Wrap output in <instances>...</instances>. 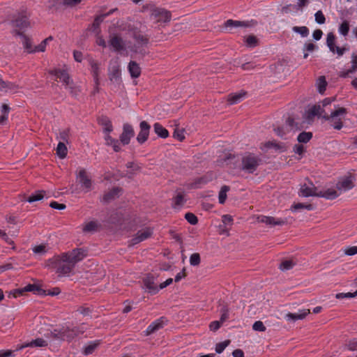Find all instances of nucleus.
I'll use <instances>...</instances> for the list:
<instances>
[{
    "instance_id": "18",
    "label": "nucleus",
    "mask_w": 357,
    "mask_h": 357,
    "mask_svg": "<svg viewBox=\"0 0 357 357\" xmlns=\"http://www.w3.org/2000/svg\"><path fill=\"white\" fill-rule=\"evenodd\" d=\"M259 222H263L268 225H283L286 223V220L282 219H276L273 217L261 215L257 218Z\"/></svg>"
},
{
    "instance_id": "15",
    "label": "nucleus",
    "mask_w": 357,
    "mask_h": 357,
    "mask_svg": "<svg viewBox=\"0 0 357 357\" xmlns=\"http://www.w3.org/2000/svg\"><path fill=\"white\" fill-rule=\"evenodd\" d=\"M139 127L140 132L137 137V140L139 144H143L147 140L149 137L151 126L146 121H143L140 123Z\"/></svg>"
},
{
    "instance_id": "24",
    "label": "nucleus",
    "mask_w": 357,
    "mask_h": 357,
    "mask_svg": "<svg viewBox=\"0 0 357 357\" xmlns=\"http://www.w3.org/2000/svg\"><path fill=\"white\" fill-rule=\"evenodd\" d=\"M128 68L132 78H137L140 76L141 68L136 61H130L128 63Z\"/></svg>"
},
{
    "instance_id": "54",
    "label": "nucleus",
    "mask_w": 357,
    "mask_h": 357,
    "mask_svg": "<svg viewBox=\"0 0 357 357\" xmlns=\"http://www.w3.org/2000/svg\"><path fill=\"white\" fill-rule=\"evenodd\" d=\"M305 208L307 210L311 211L313 209V206L312 204H304L302 203H297L292 206L293 211H297L298 209Z\"/></svg>"
},
{
    "instance_id": "46",
    "label": "nucleus",
    "mask_w": 357,
    "mask_h": 357,
    "mask_svg": "<svg viewBox=\"0 0 357 357\" xmlns=\"http://www.w3.org/2000/svg\"><path fill=\"white\" fill-rule=\"evenodd\" d=\"M293 31L299 33L302 37H307L309 34V29L307 26H294Z\"/></svg>"
},
{
    "instance_id": "59",
    "label": "nucleus",
    "mask_w": 357,
    "mask_h": 357,
    "mask_svg": "<svg viewBox=\"0 0 357 357\" xmlns=\"http://www.w3.org/2000/svg\"><path fill=\"white\" fill-rule=\"evenodd\" d=\"M252 329L255 331L264 332L266 328L262 321H257L253 324Z\"/></svg>"
},
{
    "instance_id": "1",
    "label": "nucleus",
    "mask_w": 357,
    "mask_h": 357,
    "mask_svg": "<svg viewBox=\"0 0 357 357\" xmlns=\"http://www.w3.org/2000/svg\"><path fill=\"white\" fill-rule=\"evenodd\" d=\"M335 100V97L326 98L319 102L318 105H313L307 112V119H312L315 116L328 121L335 130H340L343 127L342 118L347 114L346 108L340 106H333L331 103Z\"/></svg>"
},
{
    "instance_id": "17",
    "label": "nucleus",
    "mask_w": 357,
    "mask_h": 357,
    "mask_svg": "<svg viewBox=\"0 0 357 357\" xmlns=\"http://www.w3.org/2000/svg\"><path fill=\"white\" fill-rule=\"evenodd\" d=\"M144 286L146 289L152 294H155L158 291V287L155 284V278L151 274H148L143 279Z\"/></svg>"
},
{
    "instance_id": "62",
    "label": "nucleus",
    "mask_w": 357,
    "mask_h": 357,
    "mask_svg": "<svg viewBox=\"0 0 357 357\" xmlns=\"http://www.w3.org/2000/svg\"><path fill=\"white\" fill-rule=\"evenodd\" d=\"M73 331H75L76 337L80 334H83L86 329L84 324H82L81 325L77 326H74L73 327Z\"/></svg>"
},
{
    "instance_id": "58",
    "label": "nucleus",
    "mask_w": 357,
    "mask_h": 357,
    "mask_svg": "<svg viewBox=\"0 0 357 357\" xmlns=\"http://www.w3.org/2000/svg\"><path fill=\"white\" fill-rule=\"evenodd\" d=\"M315 21L319 24H323L326 22V18L321 10H318L315 15Z\"/></svg>"
},
{
    "instance_id": "53",
    "label": "nucleus",
    "mask_w": 357,
    "mask_h": 357,
    "mask_svg": "<svg viewBox=\"0 0 357 357\" xmlns=\"http://www.w3.org/2000/svg\"><path fill=\"white\" fill-rule=\"evenodd\" d=\"M295 264L291 260H286L282 261L280 265V268L282 271H287L291 269L294 266Z\"/></svg>"
},
{
    "instance_id": "29",
    "label": "nucleus",
    "mask_w": 357,
    "mask_h": 357,
    "mask_svg": "<svg viewBox=\"0 0 357 357\" xmlns=\"http://www.w3.org/2000/svg\"><path fill=\"white\" fill-rule=\"evenodd\" d=\"M105 143L107 146H112L114 151L118 152L121 150L119 142L117 139L112 138L109 133L106 132L105 136Z\"/></svg>"
},
{
    "instance_id": "56",
    "label": "nucleus",
    "mask_w": 357,
    "mask_h": 357,
    "mask_svg": "<svg viewBox=\"0 0 357 357\" xmlns=\"http://www.w3.org/2000/svg\"><path fill=\"white\" fill-rule=\"evenodd\" d=\"M339 31L343 36H347L349 31V24L347 21H344L340 26Z\"/></svg>"
},
{
    "instance_id": "5",
    "label": "nucleus",
    "mask_w": 357,
    "mask_h": 357,
    "mask_svg": "<svg viewBox=\"0 0 357 357\" xmlns=\"http://www.w3.org/2000/svg\"><path fill=\"white\" fill-rule=\"evenodd\" d=\"M61 255L63 261H67L74 267L77 262L82 260L86 255V251L82 248H76L71 252H63Z\"/></svg>"
},
{
    "instance_id": "40",
    "label": "nucleus",
    "mask_w": 357,
    "mask_h": 357,
    "mask_svg": "<svg viewBox=\"0 0 357 357\" xmlns=\"http://www.w3.org/2000/svg\"><path fill=\"white\" fill-rule=\"evenodd\" d=\"M312 137V133L310 132H302L297 137L298 141L300 143H307Z\"/></svg>"
},
{
    "instance_id": "10",
    "label": "nucleus",
    "mask_w": 357,
    "mask_h": 357,
    "mask_svg": "<svg viewBox=\"0 0 357 357\" xmlns=\"http://www.w3.org/2000/svg\"><path fill=\"white\" fill-rule=\"evenodd\" d=\"M29 14L26 10H22L17 14V15L12 20V25L18 28L19 29H23L29 26Z\"/></svg>"
},
{
    "instance_id": "2",
    "label": "nucleus",
    "mask_w": 357,
    "mask_h": 357,
    "mask_svg": "<svg viewBox=\"0 0 357 357\" xmlns=\"http://www.w3.org/2000/svg\"><path fill=\"white\" fill-rule=\"evenodd\" d=\"M46 266L56 268V273H59V275H67L70 273L74 268V266L71 264L67 262V261H63L61 254L48 259L46 262Z\"/></svg>"
},
{
    "instance_id": "28",
    "label": "nucleus",
    "mask_w": 357,
    "mask_h": 357,
    "mask_svg": "<svg viewBox=\"0 0 357 357\" xmlns=\"http://www.w3.org/2000/svg\"><path fill=\"white\" fill-rule=\"evenodd\" d=\"M185 193L183 191H176V195L173 198V207L177 208L183 206L185 203Z\"/></svg>"
},
{
    "instance_id": "38",
    "label": "nucleus",
    "mask_w": 357,
    "mask_h": 357,
    "mask_svg": "<svg viewBox=\"0 0 357 357\" xmlns=\"http://www.w3.org/2000/svg\"><path fill=\"white\" fill-rule=\"evenodd\" d=\"M244 42L248 47H255L258 45V39L254 35H249L245 37Z\"/></svg>"
},
{
    "instance_id": "26",
    "label": "nucleus",
    "mask_w": 357,
    "mask_h": 357,
    "mask_svg": "<svg viewBox=\"0 0 357 357\" xmlns=\"http://www.w3.org/2000/svg\"><path fill=\"white\" fill-rule=\"evenodd\" d=\"M163 327V323L162 321L160 319H158L153 322L151 325L148 326L146 330L145 331V335L148 336L151 334H153L155 332H157L158 330L162 328Z\"/></svg>"
},
{
    "instance_id": "3",
    "label": "nucleus",
    "mask_w": 357,
    "mask_h": 357,
    "mask_svg": "<svg viewBox=\"0 0 357 357\" xmlns=\"http://www.w3.org/2000/svg\"><path fill=\"white\" fill-rule=\"evenodd\" d=\"M143 8L144 10L149 9L151 18L155 20L157 23H167L171 20L172 14L170 11L164 8L156 7L152 4H146L143 6Z\"/></svg>"
},
{
    "instance_id": "50",
    "label": "nucleus",
    "mask_w": 357,
    "mask_h": 357,
    "mask_svg": "<svg viewBox=\"0 0 357 357\" xmlns=\"http://www.w3.org/2000/svg\"><path fill=\"white\" fill-rule=\"evenodd\" d=\"M99 342H93L89 343L87 346L85 347L84 353L85 355H89L92 354L94 350L97 348L98 346Z\"/></svg>"
},
{
    "instance_id": "61",
    "label": "nucleus",
    "mask_w": 357,
    "mask_h": 357,
    "mask_svg": "<svg viewBox=\"0 0 357 357\" xmlns=\"http://www.w3.org/2000/svg\"><path fill=\"white\" fill-rule=\"evenodd\" d=\"M351 67L349 68V72H356L357 70V52H354L351 55Z\"/></svg>"
},
{
    "instance_id": "45",
    "label": "nucleus",
    "mask_w": 357,
    "mask_h": 357,
    "mask_svg": "<svg viewBox=\"0 0 357 357\" xmlns=\"http://www.w3.org/2000/svg\"><path fill=\"white\" fill-rule=\"evenodd\" d=\"M75 312L79 313L84 317H91L92 309L89 307L82 305L79 306L75 310Z\"/></svg>"
},
{
    "instance_id": "49",
    "label": "nucleus",
    "mask_w": 357,
    "mask_h": 357,
    "mask_svg": "<svg viewBox=\"0 0 357 357\" xmlns=\"http://www.w3.org/2000/svg\"><path fill=\"white\" fill-rule=\"evenodd\" d=\"M112 13V10H110L109 12L105 13V14H103V15H98L97 16L94 21H93V26L94 28H98L100 24L102 22V21L104 20L105 17L108 16L110 13Z\"/></svg>"
},
{
    "instance_id": "36",
    "label": "nucleus",
    "mask_w": 357,
    "mask_h": 357,
    "mask_svg": "<svg viewBox=\"0 0 357 357\" xmlns=\"http://www.w3.org/2000/svg\"><path fill=\"white\" fill-rule=\"evenodd\" d=\"M245 95V93H235L229 96L227 101L230 105H234L238 102Z\"/></svg>"
},
{
    "instance_id": "22",
    "label": "nucleus",
    "mask_w": 357,
    "mask_h": 357,
    "mask_svg": "<svg viewBox=\"0 0 357 357\" xmlns=\"http://www.w3.org/2000/svg\"><path fill=\"white\" fill-rule=\"evenodd\" d=\"M340 195V192L337 190L328 188L325 191L319 190L318 197H324L327 199H334Z\"/></svg>"
},
{
    "instance_id": "19",
    "label": "nucleus",
    "mask_w": 357,
    "mask_h": 357,
    "mask_svg": "<svg viewBox=\"0 0 357 357\" xmlns=\"http://www.w3.org/2000/svg\"><path fill=\"white\" fill-rule=\"evenodd\" d=\"M47 346V342L43 338H37L29 342L17 346V350H22L26 347H44Z\"/></svg>"
},
{
    "instance_id": "21",
    "label": "nucleus",
    "mask_w": 357,
    "mask_h": 357,
    "mask_svg": "<svg viewBox=\"0 0 357 357\" xmlns=\"http://www.w3.org/2000/svg\"><path fill=\"white\" fill-rule=\"evenodd\" d=\"M308 314H310V310H301L298 313H287L285 315V319L287 321H296L303 319Z\"/></svg>"
},
{
    "instance_id": "34",
    "label": "nucleus",
    "mask_w": 357,
    "mask_h": 357,
    "mask_svg": "<svg viewBox=\"0 0 357 357\" xmlns=\"http://www.w3.org/2000/svg\"><path fill=\"white\" fill-rule=\"evenodd\" d=\"M56 151L57 155L60 158L63 159L67 155L68 149L63 142H60L57 145Z\"/></svg>"
},
{
    "instance_id": "8",
    "label": "nucleus",
    "mask_w": 357,
    "mask_h": 357,
    "mask_svg": "<svg viewBox=\"0 0 357 357\" xmlns=\"http://www.w3.org/2000/svg\"><path fill=\"white\" fill-rule=\"evenodd\" d=\"M301 128H302L299 123L295 122L294 119L289 117L286 121L285 128L278 127L275 128L274 130L278 136L282 137L287 132L289 131L298 130Z\"/></svg>"
},
{
    "instance_id": "33",
    "label": "nucleus",
    "mask_w": 357,
    "mask_h": 357,
    "mask_svg": "<svg viewBox=\"0 0 357 357\" xmlns=\"http://www.w3.org/2000/svg\"><path fill=\"white\" fill-rule=\"evenodd\" d=\"M18 86L12 82H6L1 79H0V89L7 91H15L18 89Z\"/></svg>"
},
{
    "instance_id": "4",
    "label": "nucleus",
    "mask_w": 357,
    "mask_h": 357,
    "mask_svg": "<svg viewBox=\"0 0 357 357\" xmlns=\"http://www.w3.org/2000/svg\"><path fill=\"white\" fill-rule=\"evenodd\" d=\"M261 162V160L252 153H248L242 158L241 169L248 174L254 173Z\"/></svg>"
},
{
    "instance_id": "39",
    "label": "nucleus",
    "mask_w": 357,
    "mask_h": 357,
    "mask_svg": "<svg viewBox=\"0 0 357 357\" xmlns=\"http://www.w3.org/2000/svg\"><path fill=\"white\" fill-rule=\"evenodd\" d=\"M132 38L141 45H146L149 43V37L146 35H143L142 31L139 34L135 33Z\"/></svg>"
},
{
    "instance_id": "57",
    "label": "nucleus",
    "mask_w": 357,
    "mask_h": 357,
    "mask_svg": "<svg viewBox=\"0 0 357 357\" xmlns=\"http://www.w3.org/2000/svg\"><path fill=\"white\" fill-rule=\"evenodd\" d=\"M185 218L191 225H196L198 222L197 216L192 213H187L185 215Z\"/></svg>"
},
{
    "instance_id": "41",
    "label": "nucleus",
    "mask_w": 357,
    "mask_h": 357,
    "mask_svg": "<svg viewBox=\"0 0 357 357\" xmlns=\"http://www.w3.org/2000/svg\"><path fill=\"white\" fill-rule=\"evenodd\" d=\"M45 194V191L44 190H40L36 192V194H33L31 196H29L26 201L31 203L33 202L39 201L42 199L44 197V195Z\"/></svg>"
},
{
    "instance_id": "31",
    "label": "nucleus",
    "mask_w": 357,
    "mask_h": 357,
    "mask_svg": "<svg viewBox=\"0 0 357 357\" xmlns=\"http://www.w3.org/2000/svg\"><path fill=\"white\" fill-rule=\"evenodd\" d=\"M100 227V224L98 221H91L84 225L82 230L85 233L93 232L97 231Z\"/></svg>"
},
{
    "instance_id": "27",
    "label": "nucleus",
    "mask_w": 357,
    "mask_h": 357,
    "mask_svg": "<svg viewBox=\"0 0 357 357\" xmlns=\"http://www.w3.org/2000/svg\"><path fill=\"white\" fill-rule=\"evenodd\" d=\"M121 192V188H114L106 192L103 196V201L105 202H109L112 199H116L119 197V195Z\"/></svg>"
},
{
    "instance_id": "25",
    "label": "nucleus",
    "mask_w": 357,
    "mask_h": 357,
    "mask_svg": "<svg viewBox=\"0 0 357 357\" xmlns=\"http://www.w3.org/2000/svg\"><path fill=\"white\" fill-rule=\"evenodd\" d=\"M61 335L63 341L70 342L76 337L73 328L68 326L61 328Z\"/></svg>"
},
{
    "instance_id": "44",
    "label": "nucleus",
    "mask_w": 357,
    "mask_h": 357,
    "mask_svg": "<svg viewBox=\"0 0 357 357\" xmlns=\"http://www.w3.org/2000/svg\"><path fill=\"white\" fill-rule=\"evenodd\" d=\"M48 250L47 246L45 244H40L36 245L33 248V252L36 255H45Z\"/></svg>"
},
{
    "instance_id": "11",
    "label": "nucleus",
    "mask_w": 357,
    "mask_h": 357,
    "mask_svg": "<svg viewBox=\"0 0 357 357\" xmlns=\"http://www.w3.org/2000/svg\"><path fill=\"white\" fill-rule=\"evenodd\" d=\"M153 234V229L150 227L143 228L139 230L135 236L130 241L129 246L138 244L150 238Z\"/></svg>"
},
{
    "instance_id": "32",
    "label": "nucleus",
    "mask_w": 357,
    "mask_h": 357,
    "mask_svg": "<svg viewBox=\"0 0 357 357\" xmlns=\"http://www.w3.org/2000/svg\"><path fill=\"white\" fill-rule=\"evenodd\" d=\"M99 123L103 126L104 132L109 133L112 131L113 127L110 120L106 116H101L98 120Z\"/></svg>"
},
{
    "instance_id": "6",
    "label": "nucleus",
    "mask_w": 357,
    "mask_h": 357,
    "mask_svg": "<svg viewBox=\"0 0 357 357\" xmlns=\"http://www.w3.org/2000/svg\"><path fill=\"white\" fill-rule=\"evenodd\" d=\"M76 179L84 192H88L91 190L93 182L87 171L84 168H79L76 172Z\"/></svg>"
},
{
    "instance_id": "42",
    "label": "nucleus",
    "mask_w": 357,
    "mask_h": 357,
    "mask_svg": "<svg viewBox=\"0 0 357 357\" xmlns=\"http://www.w3.org/2000/svg\"><path fill=\"white\" fill-rule=\"evenodd\" d=\"M142 27V24L141 22H136L133 25H132V26L130 25L128 26V31L131 34V36L133 37L135 33L139 34L140 32H142V30H141Z\"/></svg>"
},
{
    "instance_id": "35",
    "label": "nucleus",
    "mask_w": 357,
    "mask_h": 357,
    "mask_svg": "<svg viewBox=\"0 0 357 357\" xmlns=\"http://www.w3.org/2000/svg\"><path fill=\"white\" fill-rule=\"evenodd\" d=\"M22 44L24 48L28 53L36 52V50H34V47L32 45L31 40L27 36H23Z\"/></svg>"
},
{
    "instance_id": "30",
    "label": "nucleus",
    "mask_w": 357,
    "mask_h": 357,
    "mask_svg": "<svg viewBox=\"0 0 357 357\" xmlns=\"http://www.w3.org/2000/svg\"><path fill=\"white\" fill-rule=\"evenodd\" d=\"M153 129L157 135L162 138H167L169 136L168 130L159 123L153 125Z\"/></svg>"
},
{
    "instance_id": "60",
    "label": "nucleus",
    "mask_w": 357,
    "mask_h": 357,
    "mask_svg": "<svg viewBox=\"0 0 357 357\" xmlns=\"http://www.w3.org/2000/svg\"><path fill=\"white\" fill-rule=\"evenodd\" d=\"M66 86L70 90V93L75 96H77L81 91L79 87L75 85L73 83L70 85H66Z\"/></svg>"
},
{
    "instance_id": "23",
    "label": "nucleus",
    "mask_w": 357,
    "mask_h": 357,
    "mask_svg": "<svg viewBox=\"0 0 357 357\" xmlns=\"http://www.w3.org/2000/svg\"><path fill=\"white\" fill-rule=\"evenodd\" d=\"M89 65L91 68V73L93 77L95 84H99V63L93 59H89Z\"/></svg>"
},
{
    "instance_id": "9",
    "label": "nucleus",
    "mask_w": 357,
    "mask_h": 357,
    "mask_svg": "<svg viewBox=\"0 0 357 357\" xmlns=\"http://www.w3.org/2000/svg\"><path fill=\"white\" fill-rule=\"evenodd\" d=\"M109 45L115 52H121L126 49V43L121 36L117 33H110L108 39Z\"/></svg>"
},
{
    "instance_id": "52",
    "label": "nucleus",
    "mask_w": 357,
    "mask_h": 357,
    "mask_svg": "<svg viewBox=\"0 0 357 357\" xmlns=\"http://www.w3.org/2000/svg\"><path fill=\"white\" fill-rule=\"evenodd\" d=\"M53 38L52 36H49L45 40H43L40 44H39L37 46L34 47V50H36V52H44L46 48L47 45V40H52Z\"/></svg>"
},
{
    "instance_id": "48",
    "label": "nucleus",
    "mask_w": 357,
    "mask_h": 357,
    "mask_svg": "<svg viewBox=\"0 0 357 357\" xmlns=\"http://www.w3.org/2000/svg\"><path fill=\"white\" fill-rule=\"evenodd\" d=\"M201 258L199 253H193L190 257V264L191 266H197L200 264Z\"/></svg>"
},
{
    "instance_id": "64",
    "label": "nucleus",
    "mask_w": 357,
    "mask_h": 357,
    "mask_svg": "<svg viewBox=\"0 0 357 357\" xmlns=\"http://www.w3.org/2000/svg\"><path fill=\"white\" fill-rule=\"evenodd\" d=\"M173 137L179 141H183L185 139L183 130L175 129Z\"/></svg>"
},
{
    "instance_id": "14",
    "label": "nucleus",
    "mask_w": 357,
    "mask_h": 357,
    "mask_svg": "<svg viewBox=\"0 0 357 357\" xmlns=\"http://www.w3.org/2000/svg\"><path fill=\"white\" fill-rule=\"evenodd\" d=\"M135 132L132 126L129 123H125L123 126V132L120 135V141L123 145L130 143V139L134 136Z\"/></svg>"
},
{
    "instance_id": "51",
    "label": "nucleus",
    "mask_w": 357,
    "mask_h": 357,
    "mask_svg": "<svg viewBox=\"0 0 357 357\" xmlns=\"http://www.w3.org/2000/svg\"><path fill=\"white\" fill-rule=\"evenodd\" d=\"M223 321V314L220 315V321H212L209 325V328L211 331H216L221 326V324Z\"/></svg>"
},
{
    "instance_id": "13",
    "label": "nucleus",
    "mask_w": 357,
    "mask_h": 357,
    "mask_svg": "<svg viewBox=\"0 0 357 357\" xmlns=\"http://www.w3.org/2000/svg\"><path fill=\"white\" fill-rule=\"evenodd\" d=\"M319 192V190H318L317 188L315 187L311 181H308L307 183H305L301 185L300 188V194L304 197L310 196L318 197Z\"/></svg>"
},
{
    "instance_id": "12",
    "label": "nucleus",
    "mask_w": 357,
    "mask_h": 357,
    "mask_svg": "<svg viewBox=\"0 0 357 357\" xmlns=\"http://www.w3.org/2000/svg\"><path fill=\"white\" fill-rule=\"evenodd\" d=\"M354 178L353 176H345L341 178L336 183V188L340 192L351 190L354 187Z\"/></svg>"
},
{
    "instance_id": "20",
    "label": "nucleus",
    "mask_w": 357,
    "mask_h": 357,
    "mask_svg": "<svg viewBox=\"0 0 357 357\" xmlns=\"http://www.w3.org/2000/svg\"><path fill=\"white\" fill-rule=\"evenodd\" d=\"M256 24V22H245V21H238V20H228L226 22H225V28H232V27H248L251 26H254Z\"/></svg>"
},
{
    "instance_id": "37",
    "label": "nucleus",
    "mask_w": 357,
    "mask_h": 357,
    "mask_svg": "<svg viewBox=\"0 0 357 357\" xmlns=\"http://www.w3.org/2000/svg\"><path fill=\"white\" fill-rule=\"evenodd\" d=\"M1 113L0 116V124L3 125L8 119V115L10 112V107L7 104H3L1 106Z\"/></svg>"
},
{
    "instance_id": "55",
    "label": "nucleus",
    "mask_w": 357,
    "mask_h": 357,
    "mask_svg": "<svg viewBox=\"0 0 357 357\" xmlns=\"http://www.w3.org/2000/svg\"><path fill=\"white\" fill-rule=\"evenodd\" d=\"M357 296V290L354 293H339L337 294L335 296V298L337 299H342V298H354Z\"/></svg>"
},
{
    "instance_id": "63",
    "label": "nucleus",
    "mask_w": 357,
    "mask_h": 357,
    "mask_svg": "<svg viewBox=\"0 0 357 357\" xmlns=\"http://www.w3.org/2000/svg\"><path fill=\"white\" fill-rule=\"evenodd\" d=\"M70 130L66 129L60 132L59 138L66 143H68Z\"/></svg>"
},
{
    "instance_id": "16",
    "label": "nucleus",
    "mask_w": 357,
    "mask_h": 357,
    "mask_svg": "<svg viewBox=\"0 0 357 357\" xmlns=\"http://www.w3.org/2000/svg\"><path fill=\"white\" fill-rule=\"evenodd\" d=\"M50 74L55 75L59 78L66 86L73 84L69 74L66 70L63 69H54L50 72Z\"/></svg>"
},
{
    "instance_id": "47",
    "label": "nucleus",
    "mask_w": 357,
    "mask_h": 357,
    "mask_svg": "<svg viewBox=\"0 0 357 357\" xmlns=\"http://www.w3.org/2000/svg\"><path fill=\"white\" fill-rule=\"evenodd\" d=\"M326 81L324 76H321L317 81L318 91L320 93H323L326 91Z\"/></svg>"
},
{
    "instance_id": "43",
    "label": "nucleus",
    "mask_w": 357,
    "mask_h": 357,
    "mask_svg": "<svg viewBox=\"0 0 357 357\" xmlns=\"http://www.w3.org/2000/svg\"><path fill=\"white\" fill-rule=\"evenodd\" d=\"M335 37L333 33H328L326 38V43L330 50L335 52Z\"/></svg>"
},
{
    "instance_id": "7",
    "label": "nucleus",
    "mask_w": 357,
    "mask_h": 357,
    "mask_svg": "<svg viewBox=\"0 0 357 357\" xmlns=\"http://www.w3.org/2000/svg\"><path fill=\"white\" fill-rule=\"evenodd\" d=\"M108 72L109 79L111 82H121V70L119 61L117 59H112L109 61Z\"/></svg>"
}]
</instances>
